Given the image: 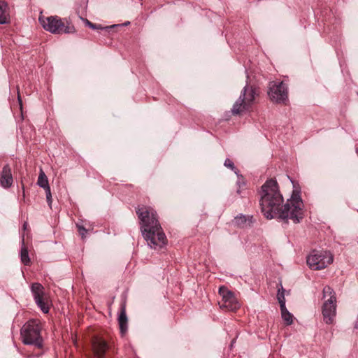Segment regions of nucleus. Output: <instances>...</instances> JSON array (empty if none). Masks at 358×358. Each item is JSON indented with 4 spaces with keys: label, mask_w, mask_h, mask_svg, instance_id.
I'll list each match as a JSON object with an SVG mask.
<instances>
[{
    "label": "nucleus",
    "mask_w": 358,
    "mask_h": 358,
    "mask_svg": "<svg viewBox=\"0 0 358 358\" xmlns=\"http://www.w3.org/2000/svg\"><path fill=\"white\" fill-rule=\"evenodd\" d=\"M260 195L259 205L266 218H278L286 223L289 219L296 224L303 219V203L299 192L294 191L291 198L283 205V197L278 182L269 179L262 186Z\"/></svg>",
    "instance_id": "f257e3e1"
},
{
    "label": "nucleus",
    "mask_w": 358,
    "mask_h": 358,
    "mask_svg": "<svg viewBox=\"0 0 358 358\" xmlns=\"http://www.w3.org/2000/svg\"><path fill=\"white\" fill-rule=\"evenodd\" d=\"M136 212L140 220L141 231L148 246L152 249L162 248L166 244L167 239L156 212L146 206H138Z\"/></svg>",
    "instance_id": "f03ea898"
},
{
    "label": "nucleus",
    "mask_w": 358,
    "mask_h": 358,
    "mask_svg": "<svg viewBox=\"0 0 358 358\" xmlns=\"http://www.w3.org/2000/svg\"><path fill=\"white\" fill-rule=\"evenodd\" d=\"M41 327L38 320H29L21 328L20 336L24 345H34L41 348L43 340L41 335Z\"/></svg>",
    "instance_id": "7ed1b4c3"
},
{
    "label": "nucleus",
    "mask_w": 358,
    "mask_h": 358,
    "mask_svg": "<svg viewBox=\"0 0 358 358\" xmlns=\"http://www.w3.org/2000/svg\"><path fill=\"white\" fill-rule=\"evenodd\" d=\"M259 96L258 89L254 85L248 83L241 92L238 99L236 101L231 108L233 115H240L241 113L248 111L255 103Z\"/></svg>",
    "instance_id": "20e7f679"
},
{
    "label": "nucleus",
    "mask_w": 358,
    "mask_h": 358,
    "mask_svg": "<svg viewBox=\"0 0 358 358\" xmlns=\"http://www.w3.org/2000/svg\"><path fill=\"white\" fill-rule=\"evenodd\" d=\"M322 299H326L322 306V313L326 324H332L336 315V296L330 286H325L322 290Z\"/></svg>",
    "instance_id": "39448f33"
},
{
    "label": "nucleus",
    "mask_w": 358,
    "mask_h": 358,
    "mask_svg": "<svg viewBox=\"0 0 358 358\" xmlns=\"http://www.w3.org/2000/svg\"><path fill=\"white\" fill-rule=\"evenodd\" d=\"M39 22L46 31L52 34H69L75 31L73 27L69 26L67 21L65 22L58 16H40Z\"/></svg>",
    "instance_id": "423d86ee"
},
{
    "label": "nucleus",
    "mask_w": 358,
    "mask_h": 358,
    "mask_svg": "<svg viewBox=\"0 0 358 358\" xmlns=\"http://www.w3.org/2000/svg\"><path fill=\"white\" fill-rule=\"evenodd\" d=\"M333 259V255L330 252L313 250L307 257V264L314 270H320L331 264Z\"/></svg>",
    "instance_id": "0eeeda50"
},
{
    "label": "nucleus",
    "mask_w": 358,
    "mask_h": 358,
    "mask_svg": "<svg viewBox=\"0 0 358 358\" xmlns=\"http://www.w3.org/2000/svg\"><path fill=\"white\" fill-rule=\"evenodd\" d=\"M268 94L272 101L285 103L288 98L287 87L283 82H270Z\"/></svg>",
    "instance_id": "6e6552de"
},
{
    "label": "nucleus",
    "mask_w": 358,
    "mask_h": 358,
    "mask_svg": "<svg viewBox=\"0 0 358 358\" xmlns=\"http://www.w3.org/2000/svg\"><path fill=\"white\" fill-rule=\"evenodd\" d=\"M44 289V287L41 283L34 282L31 285V292L35 303L44 313H48L49 306L45 301Z\"/></svg>",
    "instance_id": "1a4fd4ad"
},
{
    "label": "nucleus",
    "mask_w": 358,
    "mask_h": 358,
    "mask_svg": "<svg viewBox=\"0 0 358 358\" xmlns=\"http://www.w3.org/2000/svg\"><path fill=\"white\" fill-rule=\"evenodd\" d=\"M219 293L222 295V299L219 302L220 308L227 309L229 311H234L239 308L234 293L227 288L222 287L219 289Z\"/></svg>",
    "instance_id": "9d476101"
},
{
    "label": "nucleus",
    "mask_w": 358,
    "mask_h": 358,
    "mask_svg": "<svg viewBox=\"0 0 358 358\" xmlns=\"http://www.w3.org/2000/svg\"><path fill=\"white\" fill-rule=\"evenodd\" d=\"M13 178L11 168L8 164L4 165L0 176V185L3 188H9L12 186Z\"/></svg>",
    "instance_id": "9b49d317"
},
{
    "label": "nucleus",
    "mask_w": 358,
    "mask_h": 358,
    "mask_svg": "<svg viewBox=\"0 0 358 358\" xmlns=\"http://www.w3.org/2000/svg\"><path fill=\"white\" fill-rule=\"evenodd\" d=\"M92 347L95 358H106V352L108 345L103 340L96 338L92 343Z\"/></svg>",
    "instance_id": "f8f14e48"
},
{
    "label": "nucleus",
    "mask_w": 358,
    "mask_h": 358,
    "mask_svg": "<svg viewBox=\"0 0 358 358\" xmlns=\"http://www.w3.org/2000/svg\"><path fill=\"white\" fill-rule=\"evenodd\" d=\"M118 323L122 335H124L128 329V319L126 314V307L123 304L120 308V313L118 317Z\"/></svg>",
    "instance_id": "ddd939ff"
},
{
    "label": "nucleus",
    "mask_w": 358,
    "mask_h": 358,
    "mask_svg": "<svg viewBox=\"0 0 358 358\" xmlns=\"http://www.w3.org/2000/svg\"><path fill=\"white\" fill-rule=\"evenodd\" d=\"M252 220V216H246L243 214H240L234 217V222L238 227L245 228L251 226L253 222Z\"/></svg>",
    "instance_id": "4468645a"
},
{
    "label": "nucleus",
    "mask_w": 358,
    "mask_h": 358,
    "mask_svg": "<svg viewBox=\"0 0 358 358\" xmlns=\"http://www.w3.org/2000/svg\"><path fill=\"white\" fill-rule=\"evenodd\" d=\"M85 24L92 29L103 30L108 33H110V31H112L113 29H114L120 26L119 24H113L111 26L103 27L100 24H94L87 19L85 20Z\"/></svg>",
    "instance_id": "2eb2a0df"
},
{
    "label": "nucleus",
    "mask_w": 358,
    "mask_h": 358,
    "mask_svg": "<svg viewBox=\"0 0 358 358\" xmlns=\"http://www.w3.org/2000/svg\"><path fill=\"white\" fill-rule=\"evenodd\" d=\"M21 262L25 265L28 266L30 264V258L27 247L24 245V238L22 239V246L20 251Z\"/></svg>",
    "instance_id": "dca6fc26"
},
{
    "label": "nucleus",
    "mask_w": 358,
    "mask_h": 358,
    "mask_svg": "<svg viewBox=\"0 0 358 358\" xmlns=\"http://www.w3.org/2000/svg\"><path fill=\"white\" fill-rule=\"evenodd\" d=\"M281 317L287 325H291L293 323V315L287 309L286 306L280 308Z\"/></svg>",
    "instance_id": "f3484780"
},
{
    "label": "nucleus",
    "mask_w": 358,
    "mask_h": 358,
    "mask_svg": "<svg viewBox=\"0 0 358 358\" xmlns=\"http://www.w3.org/2000/svg\"><path fill=\"white\" fill-rule=\"evenodd\" d=\"M37 185L42 188H44L49 185L48 178L42 170H41V172L39 173L37 180Z\"/></svg>",
    "instance_id": "a211bd4d"
},
{
    "label": "nucleus",
    "mask_w": 358,
    "mask_h": 358,
    "mask_svg": "<svg viewBox=\"0 0 358 358\" xmlns=\"http://www.w3.org/2000/svg\"><path fill=\"white\" fill-rule=\"evenodd\" d=\"M280 285V288L278 289L277 299L280 303V308H284V306H285V289H283L281 283Z\"/></svg>",
    "instance_id": "6ab92c4d"
},
{
    "label": "nucleus",
    "mask_w": 358,
    "mask_h": 358,
    "mask_svg": "<svg viewBox=\"0 0 358 358\" xmlns=\"http://www.w3.org/2000/svg\"><path fill=\"white\" fill-rule=\"evenodd\" d=\"M224 165L226 167H227V168H229V169H231L232 171H235V173H236V166H234V162H233L231 159H228V158H227V159H225V161H224Z\"/></svg>",
    "instance_id": "aec40b11"
},
{
    "label": "nucleus",
    "mask_w": 358,
    "mask_h": 358,
    "mask_svg": "<svg viewBox=\"0 0 358 358\" xmlns=\"http://www.w3.org/2000/svg\"><path fill=\"white\" fill-rule=\"evenodd\" d=\"M76 227L78 228V231L80 234V235L82 236V238H84L85 236V234L87 233V229L82 225H80L78 224H76Z\"/></svg>",
    "instance_id": "412c9836"
},
{
    "label": "nucleus",
    "mask_w": 358,
    "mask_h": 358,
    "mask_svg": "<svg viewBox=\"0 0 358 358\" xmlns=\"http://www.w3.org/2000/svg\"><path fill=\"white\" fill-rule=\"evenodd\" d=\"M43 189H45L46 196L50 197L52 196V194H51V190H50V185L44 187Z\"/></svg>",
    "instance_id": "4be33fe9"
},
{
    "label": "nucleus",
    "mask_w": 358,
    "mask_h": 358,
    "mask_svg": "<svg viewBox=\"0 0 358 358\" xmlns=\"http://www.w3.org/2000/svg\"><path fill=\"white\" fill-rule=\"evenodd\" d=\"M8 22L7 17L0 15V24H6Z\"/></svg>",
    "instance_id": "5701e85b"
},
{
    "label": "nucleus",
    "mask_w": 358,
    "mask_h": 358,
    "mask_svg": "<svg viewBox=\"0 0 358 358\" xmlns=\"http://www.w3.org/2000/svg\"><path fill=\"white\" fill-rule=\"evenodd\" d=\"M46 200H47V202L49 205L50 207H51V204H52V196L50 197V196H46Z\"/></svg>",
    "instance_id": "b1692460"
},
{
    "label": "nucleus",
    "mask_w": 358,
    "mask_h": 358,
    "mask_svg": "<svg viewBox=\"0 0 358 358\" xmlns=\"http://www.w3.org/2000/svg\"><path fill=\"white\" fill-rule=\"evenodd\" d=\"M0 15L7 17L5 10L0 6Z\"/></svg>",
    "instance_id": "393cba45"
},
{
    "label": "nucleus",
    "mask_w": 358,
    "mask_h": 358,
    "mask_svg": "<svg viewBox=\"0 0 358 358\" xmlns=\"http://www.w3.org/2000/svg\"><path fill=\"white\" fill-rule=\"evenodd\" d=\"M27 225H28V224H27V222H25L23 224L22 229H23V230H24V231H25V230L27 229Z\"/></svg>",
    "instance_id": "a878e982"
},
{
    "label": "nucleus",
    "mask_w": 358,
    "mask_h": 358,
    "mask_svg": "<svg viewBox=\"0 0 358 358\" xmlns=\"http://www.w3.org/2000/svg\"><path fill=\"white\" fill-rule=\"evenodd\" d=\"M18 101H19L20 106H22V101H21V99H20V96L19 94H18Z\"/></svg>",
    "instance_id": "bb28decb"
},
{
    "label": "nucleus",
    "mask_w": 358,
    "mask_h": 358,
    "mask_svg": "<svg viewBox=\"0 0 358 358\" xmlns=\"http://www.w3.org/2000/svg\"><path fill=\"white\" fill-rule=\"evenodd\" d=\"M355 328H356V329L358 328V317H357V321H356V322L355 324Z\"/></svg>",
    "instance_id": "cd10ccee"
},
{
    "label": "nucleus",
    "mask_w": 358,
    "mask_h": 358,
    "mask_svg": "<svg viewBox=\"0 0 358 358\" xmlns=\"http://www.w3.org/2000/svg\"><path fill=\"white\" fill-rule=\"evenodd\" d=\"M25 196V193H24V190L23 189V196L24 197Z\"/></svg>",
    "instance_id": "c85d7f7f"
},
{
    "label": "nucleus",
    "mask_w": 358,
    "mask_h": 358,
    "mask_svg": "<svg viewBox=\"0 0 358 358\" xmlns=\"http://www.w3.org/2000/svg\"><path fill=\"white\" fill-rule=\"evenodd\" d=\"M240 192H240V190H239V189H238V190H237V193H238V194H240Z\"/></svg>",
    "instance_id": "c756f323"
},
{
    "label": "nucleus",
    "mask_w": 358,
    "mask_h": 358,
    "mask_svg": "<svg viewBox=\"0 0 358 358\" xmlns=\"http://www.w3.org/2000/svg\"><path fill=\"white\" fill-rule=\"evenodd\" d=\"M356 152L358 154V148H356Z\"/></svg>",
    "instance_id": "7c9ffc66"
},
{
    "label": "nucleus",
    "mask_w": 358,
    "mask_h": 358,
    "mask_svg": "<svg viewBox=\"0 0 358 358\" xmlns=\"http://www.w3.org/2000/svg\"><path fill=\"white\" fill-rule=\"evenodd\" d=\"M357 95H358V92H357Z\"/></svg>",
    "instance_id": "2f4dec72"
}]
</instances>
